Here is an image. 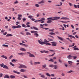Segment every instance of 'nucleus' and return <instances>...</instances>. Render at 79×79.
<instances>
[{"label": "nucleus", "mask_w": 79, "mask_h": 79, "mask_svg": "<svg viewBox=\"0 0 79 79\" xmlns=\"http://www.w3.org/2000/svg\"><path fill=\"white\" fill-rule=\"evenodd\" d=\"M60 17L57 16L54 17H49L47 19V20H48L47 21V23H50L52 22V21H56L58 19H60Z\"/></svg>", "instance_id": "nucleus-1"}, {"label": "nucleus", "mask_w": 79, "mask_h": 79, "mask_svg": "<svg viewBox=\"0 0 79 79\" xmlns=\"http://www.w3.org/2000/svg\"><path fill=\"white\" fill-rule=\"evenodd\" d=\"M42 40L41 39H40V40H38V43L40 45H44V44H45V45H51V44L49 43H46L44 42H42Z\"/></svg>", "instance_id": "nucleus-2"}, {"label": "nucleus", "mask_w": 79, "mask_h": 79, "mask_svg": "<svg viewBox=\"0 0 79 79\" xmlns=\"http://www.w3.org/2000/svg\"><path fill=\"white\" fill-rule=\"evenodd\" d=\"M51 43L52 44V47H55V46H56L57 45V43L55 41L51 42Z\"/></svg>", "instance_id": "nucleus-3"}, {"label": "nucleus", "mask_w": 79, "mask_h": 79, "mask_svg": "<svg viewBox=\"0 0 79 79\" xmlns=\"http://www.w3.org/2000/svg\"><path fill=\"white\" fill-rule=\"evenodd\" d=\"M20 68H27V66L23 64H20Z\"/></svg>", "instance_id": "nucleus-4"}, {"label": "nucleus", "mask_w": 79, "mask_h": 79, "mask_svg": "<svg viewBox=\"0 0 79 79\" xmlns=\"http://www.w3.org/2000/svg\"><path fill=\"white\" fill-rule=\"evenodd\" d=\"M41 53H48L49 52L48 51H46V50H43L41 51H40Z\"/></svg>", "instance_id": "nucleus-5"}, {"label": "nucleus", "mask_w": 79, "mask_h": 79, "mask_svg": "<svg viewBox=\"0 0 79 79\" xmlns=\"http://www.w3.org/2000/svg\"><path fill=\"white\" fill-rule=\"evenodd\" d=\"M60 19H63V20H69V18L67 17H62Z\"/></svg>", "instance_id": "nucleus-6"}, {"label": "nucleus", "mask_w": 79, "mask_h": 79, "mask_svg": "<svg viewBox=\"0 0 79 79\" xmlns=\"http://www.w3.org/2000/svg\"><path fill=\"white\" fill-rule=\"evenodd\" d=\"M12 27L13 29H16L17 28H19V27H20V26L18 25L17 26H13Z\"/></svg>", "instance_id": "nucleus-7"}, {"label": "nucleus", "mask_w": 79, "mask_h": 79, "mask_svg": "<svg viewBox=\"0 0 79 79\" xmlns=\"http://www.w3.org/2000/svg\"><path fill=\"white\" fill-rule=\"evenodd\" d=\"M40 62H35L34 63V64L35 65H37V64H40Z\"/></svg>", "instance_id": "nucleus-8"}, {"label": "nucleus", "mask_w": 79, "mask_h": 79, "mask_svg": "<svg viewBox=\"0 0 79 79\" xmlns=\"http://www.w3.org/2000/svg\"><path fill=\"white\" fill-rule=\"evenodd\" d=\"M45 1L42 0L40 2H38V4H42V3H45Z\"/></svg>", "instance_id": "nucleus-9"}, {"label": "nucleus", "mask_w": 79, "mask_h": 79, "mask_svg": "<svg viewBox=\"0 0 79 79\" xmlns=\"http://www.w3.org/2000/svg\"><path fill=\"white\" fill-rule=\"evenodd\" d=\"M74 7L75 8H79V5H77L75 4H74Z\"/></svg>", "instance_id": "nucleus-10"}, {"label": "nucleus", "mask_w": 79, "mask_h": 79, "mask_svg": "<svg viewBox=\"0 0 79 79\" xmlns=\"http://www.w3.org/2000/svg\"><path fill=\"white\" fill-rule=\"evenodd\" d=\"M20 50L23 52H26V49L24 48H22L20 49Z\"/></svg>", "instance_id": "nucleus-11"}, {"label": "nucleus", "mask_w": 79, "mask_h": 79, "mask_svg": "<svg viewBox=\"0 0 79 79\" xmlns=\"http://www.w3.org/2000/svg\"><path fill=\"white\" fill-rule=\"evenodd\" d=\"M3 68H4V69H9V68H8V66H7L6 65H4L3 67Z\"/></svg>", "instance_id": "nucleus-12"}, {"label": "nucleus", "mask_w": 79, "mask_h": 79, "mask_svg": "<svg viewBox=\"0 0 79 79\" xmlns=\"http://www.w3.org/2000/svg\"><path fill=\"white\" fill-rule=\"evenodd\" d=\"M57 37H58V38L59 39H60V40H61L62 41H63V40H64L63 39V38H62L58 36H57Z\"/></svg>", "instance_id": "nucleus-13"}, {"label": "nucleus", "mask_w": 79, "mask_h": 79, "mask_svg": "<svg viewBox=\"0 0 79 79\" xmlns=\"http://www.w3.org/2000/svg\"><path fill=\"white\" fill-rule=\"evenodd\" d=\"M29 57H34V58H35V56L34 55L32 54H30L28 55Z\"/></svg>", "instance_id": "nucleus-14"}, {"label": "nucleus", "mask_w": 79, "mask_h": 79, "mask_svg": "<svg viewBox=\"0 0 79 79\" xmlns=\"http://www.w3.org/2000/svg\"><path fill=\"white\" fill-rule=\"evenodd\" d=\"M6 36V37H13V35L11 34H8Z\"/></svg>", "instance_id": "nucleus-15"}, {"label": "nucleus", "mask_w": 79, "mask_h": 79, "mask_svg": "<svg viewBox=\"0 0 79 79\" xmlns=\"http://www.w3.org/2000/svg\"><path fill=\"white\" fill-rule=\"evenodd\" d=\"M21 72H22V73H24L26 71V70L24 69H21L20 70Z\"/></svg>", "instance_id": "nucleus-16"}, {"label": "nucleus", "mask_w": 79, "mask_h": 79, "mask_svg": "<svg viewBox=\"0 0 79 79\" xmlns=\"http://www.w3.org/2000/svg\"><path fill=\"white\" fill-rule=\"evenodd\" d=\"M34 35L36 37H39V35L37 33H35L34 34Z\"/></svg>", "instance_id": "nucleus-17"}, {"label": "nucleus", "mask_w": 79, "mask_h": 79, "mask_svg": "<svg viewBox=\"0 0 79 79\" xmlns=\"http://www.w3.org/2000/svg\"><path fill=\"white\" fill-rule=\"evenodd\" d=\"M1 57H2V58H5V59H7V57L4 55L1 56Z\"/></svg>", "instance_id": "nucleus-18"}, {"label": "nucleus", "mask_w": 79, "mask_h": 79, "mask_svg": "<svg viewBox=\"0 0 79 79\" xmlns=\"http://www.w3.org/2000/svg\"><path fill=\"white\" fill-rule=\"evenodd\" d=\"M40 28H42V29H44V24H40Z\"/></svg>", "instance_id": "nucleus-19"}, {"label": "nucleus", "mask_w": 79, "mask_h": 79, "mask_svg": "<svg viewBox=\"0 0 79 79\" xmlns=\"http://www.w3.org/2000/svg\"><path fill=\"white\" fill-rule=\"evenodd\" d=\"M72 57H73V56H71L70 55H69L67 56V58H68V59H71L72 58Z\"/></svg>", "instance_id": "nucleus-20"}, {"label": "nucleus", "mask_w": 79, "mask_h": 79, "mask_svg": "<svg viewBox=\"0 0 79 79\" xmlns=\"http://www.w3.org/2000/svg\"><path fill=\"white\" fill-rule=\"evenodd\" d=\"M13 73H16V74H20V73L18 72H17L15 70L13 71Z\"/></svg>", "instance_id": "nucleus-21"}, {"label": "nucleus", "mask_w": 79, "mask_h": 79, "mask_svg": "<svg viewBox=\"0 0 79 79\" xmlns=\"http://www.w3.org/2000/svg\"><path fill=\"white\" fill-rule=\"evenodd\" d=\"M4 78H10V76L8 75H6L4 77Z\"/></svg>", "instance_id": "nucleus-22"}, {"label": "nucleus", "mask_w": 79, "mask_h": 79, "mask_svg": "<svg viewBox=\"0 0 79 79\" xmlns=\"http://www.w3.org/2000/svg\"><path fill=\"white\" fill-rule=\"evenodd\" d=\"M31 33H38V31H31Z\"/></svg>", "instance_id": "nucleus-23"}, {"label": "nucleus", "mask_w": 79, "mask_h": 79, "mask_svg": "<svg viewBox=\"0 0 79 79\" xmlns=\"http://www.w3.org/2000/svg\"><path fill=\"white\" fill-rule=\"evenodd\" d=\"M41 19V21H45V18H43L41 19Z\"/></svg>", "instance_id": "nucleus-24"}, {"label": "nucleus", "mask_w": 79, "mask_h": 79, "mask_svg": "<svg viewBox=\"0 0 79 79\" xmlns=\"http://www.w3.org/2000/svg\"><path fill=\"white\" fill-rule=\"evenodd\" d=\"M44 43H48L49 42V41H48L47 40L45 39L44 40Z\"/></svg>", "instance_id": "nucleus-25"}, {"label": "nucleus", "mask_w": 79, "mask_h": 79, "mask_svg": "<svg viewBox=\"0 0 79 79\" xmlns=\"http://www.w3.org/2000/svg\"><path fill=\"white\" fill-rule=\"evenodd\" d=\"M53 67H54V68H53V69H57V65H54Z\"/></svg>", "instance_id": "nucleus-26"}, {"label": "nucleus", "mask_w": 79, "mask_h": 79, "mask_svg": "<svg viewBox=\"0 0 79 79\" xmlns=\"http://www.w3.org/2000/svg\"><path fill=\"white\" fill-rule=\"evenodd\" d=\"M10 77L11 79H15V76L13 75H11Z\"/></svg>", "instance_id": "nucleus-27"}, {"label": "nucleus", "mask_w": 79, "mask_h": 79, "mask_svg": "<svg viewBox=\"0 0 79 79\" xmlns=\"http://www.w3.org/2000/svg\"><path fill=\"white\" fill-rule=\"evenodd\" d=\"M33 27V29H34V30H39V29H38V28H37V27H34V26Z\"/></svg>", "instance_id": "nucleus-28"}, {"label": "nucleus", "mask_w": 79, "mask_h": 79, "mask_svg": "<svg viewBox=\"0 0 79 79\" xmlns=\"http://www.w3.org/2000/svg\"><path fill=\"white\" fill-rule=\"evenodd\" d=\"M46 75L48 76H49V77H50V76H51V75H50V74L48 73H46Z\"/></svg>", "instance_id": "nucleus-29"}, {"label": "nucleus", "mask_w": 79, "mask_h": 79, "mask_svg": "<svg viewBox=\"0 0 79 79\" xmlns=\"http://www.w3.org/2000/svg\"><path fill=\"white\" fill-rule=\"evenodd\" d=\"M49 34L51 35H55V33L53 32H50L49 33Z\"/></svg>", "instance_id": "nucleus-30"}, {"label": "nucleus", "mask_w": 79, "mask_h": 79, "mask_svg": "<svg viewBox=\"0 0 79 79\" xmlns=\"http://www.w3.org/2000/svg\"><path fill=\"white\" fill-rule=\"evenodd\" d=\"M43 68H45L46 67H47V64H44V65H42Z\"/></svg>", "instance_id": "nucleus-31"}, {"label": "nucleus", "mask_w": 79, "mask_h": 79, "mask_svg": "<svg viewBox=\"0 0 79 79\" xmlns=\"http://www.w3.org/2000/svg\"><path fill=\"white\" fill-rule=\"evenodd\" d=\"M54 66V65L53 64H51L49 65V67H50V68H53Z\"/></svg>", "instance_id": "nucleus-32"}, {"label": "nucleus", "mask_w": 79, "mask_h": 79, "mask_svg": "<svg viewBox=\"0 0 79 79\" xmlns=\"http://www.w3.org/2000/svg\"><path fill=\"white\" fill-rule=\"evenodd\" d=\"M68 63L69 64H70L71 65H72V63H73V62L71 61H68Z\"/></svg>", "instance_id": "nucleus-33"}, {"label": "nucleus", "mask_w": 79, "mask_h": 79, "mask_svg": "<svg viewBox=\"0 0 79 79\" xmlns=\"http://www.w3.org/2000/svg\"><path fill=\"white\" fill-rule=\"evenodd\" d=\"M68 37H72V38H73V39H75V37L72 35H68Z\"/></svg>", "instance_id": "nucleus-34"}, {"label": "nucleus", "mask_w": 79, "mask_h": 79, "mask_svg": "<svg viewBox=\"0 0 79 79\" xmlns=\"http://www.w3.org/2000/svg\"><path fill=\"white\" fill-rule=\"evenodd\" d=\"M28 18H30V19H31L33 18V16L32 15H29L28 16Z\"/></svg>", "instance_id": "nucleus-35"}, {"label": "nucleus", "mask_w": 79, "mask_h": 79, "mask_svg": "<svg viewBox=\"0 0 79 79\" xmlns=\"http://www.w3.org/2000/svg\"><path fill=\"white\" fill-rule=\"evenodd\" d=\"M26 35H31V33H30L29 32H27L26 33Z\"/></svg>", "instance_id": "nucleus-36"}, {"label": "nucleus", "mask_w": 79, "mask_h": 79, "mask_svg": "<svg viewBox=\"0 0 79 79\" xmlns=\"http://www.w3.org/2000/svg\"><path fill=\"white\" fill-rule=\"evenodd\" d=\"M60 5H59V4L56 5V6H61V5H62V2H60Z\"/></svg>", "instance_id": "nucleus-37"}, {"label": "nucleus", "mask_w": 79, "mask_h": 79, "mask_svg": "<svg viewBox=\"0 0 79 79\" xmlns=\"http://www.w3.org/2000/svg\"><path fill=\"white\" fill-rule=\"evenodd\" d=\"M54 30H55L54 29H49V31L51 32H54Z\"/></svg>", "instance_id": "nucleus-38"}, {"label": "nucleus", "mask_w": 79, "mask_h": 79, "mask_svg": "<svg viewBox=\"0 0 79 79\" xmlns=\"http://www.w3.org/2000/svg\"><path fill=\"white\" fill-rule=\"evenodd\" d=\"M74 50H79V49L77 48H73Z\"/></svg>", "instance_id": "nucleus-39"}, {"label": "nucleus", "mask_w": 79, "mask_h": 79, "mask_svg": "<svg viewBox=\"0 0 79 79\" xmlns=\"http://www.w3.org/2000/svg\"><path fill=\"white\" fill-rule=\"evenodd\" d=\"M49 61L53 62V61H54V60H53V59H51L50 60H49Z\"/></svg>", "instance_id": "nucleus-40"}, {"label": "nucleus", "mask_w": 79, "mask_h": 79, "mask_svg": "<svg viewBox=\"0 0 79 79\" xmlns=\"http://www.w3.org/2000/svg\"><path fill=\"white\" fill-rule=\"evenodd\" d=\"M2 46L3 47H8V45L5 44H3Z\"/></svg>", "instance_id": "nucleus-41"}, {"label": "nucleus", "mask_w": 79, "mask_h": 79, "mask_svg": "<svg viewBox=\"0 0 79 79\" xmlns=\"http://www.w3.org/2000/svg\"><path fill=\"white\" fill-rule=\"evenodd\" d=\"M26 20V18H23V22H25Z\"/></svg>", "instance_id": "nucleus-42"}, {"label": "nucleus", "mask_w": 79, "mask_h": 79, "mask_svg": "<svg viewBox=\"0 0 79 79\" xmlns=\"http://www.w3.org/2000/svg\"><path fill=\"white\" fill-rule=\"evenodd\" d=\"M75 45V44H74V43H73V45H69V47H73V46H74Z\"/></svg>", "instance_id": "nucleus-43"}, {"label": "nucleus", "mask_w": 79, "mask_h": 79, "mask_svg": "<svg viewBox=\"0 0 79 79\" xmlns=\"http://www.w3.org/2000/svg\"><path fill=\"white\" fill-rule=\"evenodd\" d=\"M10 65H11V66H15V65L14 64H12L11 62H10Z\"/></svg>", "instance_id": "nucleus-44"}, {"label": "nucleus", "mask_w": 79, "mask_h": 79, "mask_svg": "<svg viewBox=\"0 0 79 79\" xmlns=\"http://www.w3.org/2000/svg\"><path fill=\"white\" fill-rule=\"evenodd\" d=\"M73 70H70L67 72L68 73H73Z\"/></svg>", "instance_id": "nucleus-45"}, {"label": "nucleus", "mask_w": 79, "mask_h": 79, "mask_svg": "<svg viewBox=\"0 0 79 79\" xmlns=\"http://www.w3.org/2000/svg\"><path fill=\"white\" fill-rule=\"evenodd\" d=\"M35 6L36 7H39V5L37 4H36L35 5Z\"/></svg>", "instance_id": "nucleus-46"}, {"label": "nucleus", "mask_w": 79, "mask_h": 79, "mask_svg": "<svg viewBox=\"0 0 79 79\" xmlns=\"http://www.w3.org/2000/svg\"><path fill=\"white\" fill-rule=\"evenodd\" d=\"M73 58V59H76L77 58V56H72Z\"/></svg>", "instance_id": "nucleus-47"}, {"label": "nucleus", "mask_w": 79, "mask_h": 79, "mask_svg": "<svg viewBox=\"0 0 79 79\" xmlns=\"http://www.w3.org/2000/svg\"><path fill=\"white\" fill-rule=\"evenodd\" d=\"M41 77L43 78H45V75H41Z\"/></svg>", "instance_id": "nucleus-48"}, {"label": "nucleus", "mask_w": 79, "mask_h": 79, "mask_svg": "<svg viewBox=\"0 0 79 79\" xmlns=\"http://www.w3.org/2000/svg\"><path fill=\"white\" fill-rule=\"evenodd\" d=\"M48 40L49 41H53V40L50 38H48Z\"/></svg>", "instance_id": "nucleus-49"}, {"label": "nucleus", "mask_w": 79, "mask_h": 79, "mask_svg": "<svg viewBox=\"0 0 79 79\" xmlns=\"http://www.w3.org/2000/svg\"><path fill=\"white\" fill-rule=\"evenodd\" d=\"M25 44H24L23 43H20V45H22V46H24Z\"/></svg>", "instance_id": "nucleus-50"}, {"label": "nucleus", "mask_w": 79, "mask_h": 79, "mask_svg": "<svg viewBox=\"0 0 79 79\" xmlns=\"http://www.w3.org/2000/svg\"><path fill=\"white\" fill-rule=\"evenodd\" d=\"M22 26L23 27H26V25H25V24H23L22 25Z\"/></svg>", "instance_id": "nucleus-51"}, {"label": "nucleus", "mask_w": 79, "mask_h": 79, "mask_svg": "<svg viewBox=\"0 0 79 79\" xmlns=\"http://www.w3.org/2000/svg\"><path fill=\"white\" fill-rule=\"evenodd\" d=\"M25 55V54L24 53H20V55H22V56H23V55Z\"/></svg>", "instance_id": "nucleus-52"}, {"label": "nucleus", "mask_w": 79, "mask_h": 79, "mask_svg": "<svg viewBox=\"0 0 79 79\" xmlns=\"http://www.w3.org/2000/svg\"><path fill=\"white\" fill-rule=\"evenodd\" d=\"M19 2H18V1H16L14 3V4H16L17 3H18Z\"/></svg>", "instance_id": "nucleus-53"}, {"label": "nucleus", "mask_w": 79, "mask_h": 79, "mask_svg": "<svg viewBox=\"0 0 79 79\" xmlns=\"http://www.w3.org/2000/svg\"><path fill=\"white\" fill-rule=\"evenodd\" d=\"M43 25H44V26H48V24L47 23H44L43 24Z\"/></svg>", "instance_id": "nucleus-54"}, {"label": "nucleus", "mask_w": 79, "mask_h": 79, "mask_svg": "<svg viewBox=\"0 0 79 79\" xmlns=\"http://www.w3.org/2000/svg\"><path fill=\"white\" fill-rule=\"evenodd\" d=\"M23 77H24V78H27V77H28L27 76H26V75H23Z\"/></svg>", "instance_id": "nucleus-55"}, {"label": "nucleus", "mask_w": 79, "mask_h": 79, "mask_svg": "<svg viewBox=\"0 0 79 79\" xmlns=\"http://www.w3.org/2000/svg\"><path fill=\"white\" fill-rule=\"evenodd\" d=\"M60 23H66V21H60Z\"/></svg>", "instance_id": "nucleus-56"}, {"label": "nucleus", "mask_w": 79, "mask_h": 79, "mask_svg": "<svg viewBox=\"0 0 79 79\" xmlns=\"http://www.w3.org/2000/svg\"><path fill=\"white\" fill-rule=\"evenodd\" d=\"M19 17L18 18V19L19 20H20V15H18Z\"/></svg>", "instance_id": "nucleus-57"}, {"label": "nucleus", "mask_w": 79, "mask_h": 79, "mask_svg": "<svg viewBox=\"0 0 79 79\" xmlns=\"http://www.w3.org/2000/svg\"><path fill=\"white\" fill-rule=\"evenodd\" d=\"M24 46L25 47H29V46H28L27 45V44H25L24 45Z\"/></svg>", "instance_id": "nucleus-58"}, {"label": "nucleus", "mask_w": 79, "mask_h": 79, "mask_svg": "<svg viewBox=\"0 0 79 79\" xmlns=\"http://www.w3.org/2000/svg\"><path fill=\"white\" fill-rule=\"evenodd\" d=\"M69 5L70 6H73V4H72V3H69Z\"/></svg>", "instance_id": "nucleus-59"}, {"label": "nucleus", "mask_w": 79, "mask_h": 79, "mask_svg": "<svg viewBox=\"0 0 79 79\" xmlns=\"http://www.w3.org/2000/svg\"><path fill=\"white\" fill-rule=\"evenodd\" d=\"M18 24H19V22H16V25L17 26H18Z\"/></svg>", "instance_id": "nucleus-60"}, {"label": "nucleus", "mask_w": 79, "mask_h": 79, "mask_svg": "<svg viewBox=\"0 0 79 79\" xmlns=\"http://www.w3.org/2000/svg\"><path fill=\"white\" fill-rule=\"evenodd\" d=\"M6 34H7V32H5V33H3V35H6Z\"/></svg>", "instance_id": "nucleus-61"}, {"label": "nucleus", "mask_w": 79, "mask_h": 79, "mask_svg": "<svg viewBox=\"0 0 79 79\" xmlns=\"http://www.w3.org/2000/svg\"><path fill=\"white\" fill-rule=\"evenodd\" d=\"M3 66H4V64H3V63H2L1 64V67H3Z\"/></svg>", "instance_id": "nucleus-62"}, {"label": "nucleus", "mask_w": 79, "mask_h": 79, "mask_svg": "<svg viewBox=\"0 0 79 79\" xmlns=\"http://www.w3.org/2000/svg\"><path fill=\"white\" fill-rule=\"evenodd\" d=\"M13 56H10V57H9V59H10V60H11V59L12 58V57H13Z\"/></svg>", "instance_id": "nucleus-63"}, {"label": "nucleus", "mask_w": 79, "mask_h": 79, "mask_svg": "<svg viewBox=\"0 0 79 79\" xmlns=\"http://www.w3.org/2000/svg\"><path fill=\"white\" fill-rule=\"evenodd\" d=\"M62 76H64V74L63 73H62L61 74Z\"/></svg>", "instance_id": "nucleus-64"}]
</instances>
